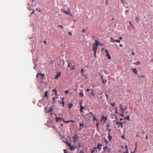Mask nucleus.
<instances>
[{
  "label": "nucleus",
  "instance_id": "39448f33",
  "mask_svg": "<svg viewBox=\"0 0 153 153\" xmlns=\"http://www.w3.org/2000/svg\"><path fill=\"white\" fill-rule=\"evenodd\" d=\"M97 48L98 46H97V45H93L92 50H93L94 52H97Z\"/></svg>",
  "mask_w": 153,
  "mask_h": 153
},
{
  "label": "nucleus",
  "instance_id": "0e129e2a",
  "mask_svg": "<svg viewBox=\"0 0 153 153\" xmlns=\"http://www.w3.org/2000/svg\"><path fill=\"white\" fill-rule=\"evenodd\" d=\"M97 147H94L93 149H96V151H97Z\"/></svg>",
  "mask_w": 153,
  "mask_h": 153
},
{
  "label": "nucleus",
  "instance_id": "2eb2a0df",
  "mask_svg": "<svg viewBox=\"0 0 153 153\" xmlns=\"http://www.w3.org/2000/svg\"><path fill=\"white\" fill-rule=\"evenodd\" d=\"M102 120H104L105 121L104 123L105 122V121L107 120V117H105L104 116H103L102 117Z\"/></svg>",
  "mask_w": 153,
  "mask_h": 153
},
{
  "label": "nucleus",
  "instance_id": "f704fd0d",
  "mask_svg": "<svg viewBox=\"0 0 153 153\" xmlns=\"http://www.w3.org/2000/svg\"><path fill=\"white\" fill-rule=\"evenodd\" d=\"M81 72L82 73V75L83 74V71H84V69L82 68L81 70Z\"/></svg>",
  "mask_w": 153,
  "mask_h": 153
},
{
  "label": "nucleus",
  "instance_id": "c9c22d12",
  "mask_svg": "<svg viewBox=\"0 0 153 153\" xmlns=\"http://www.w3.org/2000/svg\"><path fill=\"white\" fill-rule=\"evenodd\" d=\"M53 91L54 93H56L57 92V90L56 89H53Z\"/></svg>",
  "mask_w": 153,
  "mask_h": 153
},
{
  "label": "nucleus",
  "instance_id": "e2e57ef3",
  "mask_svg": "<svg viewBox=\"0 0 153 153\" xmlns=\"http://www.w3.org/2000/svg\"><path fill=\"white\" fill-rule=\"evenodd\" d=\"M86 90V91L88 92L90 90H90L88 88V89H87Z\"/></svg>",
  "mask_w": 153,
  "mask_h": 153
},
{
  "label": "nucleus",
  "instance_id": "e433bc0d",
  "mask_svg": "<svg viewBox=\"0 0 153 153\" xmlns=\"http://www.w3.org/2000/svg\"><path fill=\"white\" fill-rule=\"evenodd\" d=\"M63 122H64V123H69L70 122V120H67V121L63 120Z\"/></svg>",
  "mask_w": 153,
  "mask_h": 153
},
{
  "label": "nucleus",
  "instance_id": "09e8293b",
  "mask_svg": "<svg viewBox=\"0 0 153 153\" xmlns=\"http://www.w3.org/2000/svg\"><path fill=\"white\" fill-rule=\"evenodd\" d=\"M105 96L106 97H107V100H108V95L107 94H105Z\"/></svg>",
  "mask_w": 153,
  "mask_h": 153
},
{
  "label": "nucleus",
  "instance_id": "052dcab7",
  "mask_svg": "<svg viewBox=\"0 0 153 153\" xmlns=\"http://www.w3.org/2000/svg\"><path fill=\"white\" fill-rule=\"evenodd\" d=\"M90 114H91L93 116L94 115L92 112H90Z\"/></svg>",
  "mask_w": 153,
  "mask_h": 153
},
{
  "label": "nucleus",
  "instance_id": "37998d69",
  "mask_svg": "<svg viewBox=\"0 0 153 153\" xmlns=\"http://www.w3.org/2000/svg\"><path fill=\"white\" fill-rule=\"evenodd\" d=\"M105 140L106 143L107 144L108 143V141L106 139H105Z\"/></svg>",
  "mask_w": 153,
  "mask_h": 153
},
{
  "label": "nucleus",
  "instance_id": "bb28decb",
  "mask_svg": "<svg viewBox=\"0 0 153 153\" xmlns=\"http://www.w3.org/2000/svg\"><path fill=\"white\" fill-rule=\"evenodd\" d=\"M126 119L128 120H130V118L129 115H127L126 117Z\"/></svg>",
  "mask_w": 153,
  "mask_h": 153
},
{
  "label": "nucleus",
  "instance_id": "a878e982",
  "mask_svg": "<svg viewBox=\"0 0 153 153\" xmlns=\"http://www.w3.org/2000/svg\"><path fill=\"white\" fill-rule=\"evenodd\" d=\"M102 83L103 84H105L107 82V80L106 79L103 80H102Z\"/></svg>",
  "mask_w": 153,
  "mask_h": 153
},
{
  "label": "nucleus",
  "instance_id": "aec40b11",
  "mask_svg": "<svg viewBox=\"0 0 153 153\" xmlns=\"http://www.w3.org/2000/svg\"><path fill=\"white\" fill-rule=\"evenodd\" d=\"M73 107L72 104L70 103L68 105V108L70 109Z\"/></svg>",
  "mask_w": 153,
  "mask_h": 153
},
{
  "label": "nucleus",
  "instance_id": "20e7f679",
  "mask_svg": "<svg viewBox=\"0 0 153 153\" xmlns=\"http://www.w3.org/2000/svg\"><path fill=\"white\" fill-rule=\"evenodd\" d=\"M72 137L73 139V142L74 143H75L77 141V139H78V136L77 135H73Z\"/></svg>",
  "mask_w": 153,
  "mask_h": 153
},
{
  "label": "nucleus",
  "instance_id": "680f3d73",
  "mask_svg": "<svg viewBox=\"0 0 153 153\" xmlns=\"http://www.w3.org/2000/svg\"><path fill=\"white\" fill-rule=\"evenodd\" d=\"M129 24H130L131 26L132 25V24H131V22L130 21H129Z\"/></svg>",
  "mask_w": 153,
  "mask_h": 153
},
{
  "label": "nucleus",
  "instance_id": "cd10ccee",
  "mask_svg": "<svg viewBox=\"0 0 153 153\" xmlns=\"http://www.w3.org/2000/svg\"><path fill=\"white\" fill-rule=\"evenodd\" d=\"M79 94L80 95H81V98H82L83 97V93H82V92H80L79 93Z\"/></svg>",
  "mask_w": 153,
  "mask_h": 153
},
{
  "label": "nucleus",
  "instance_id": "6ab92c4d",
  "mask_svg": "<svg viewBox=\"0 0 153 153\" xmlns=\"http://www.w3.org/2000/svg\"><path fill=\"white\" fill-rule=\"evenodd\" d=\"M93 121H94V120H96L97 122H98V120H97V119L95 117L94 115L93 116Z\"/></svg>",
  "mask_w": 153,
  "mask_h": 153
},
{
  "label": "nucleus",
  "instance_id": "ddd939ff",
  "mask_svg": "<svg viewBox=\"0 0 153 153\" xmlns=\"http://www.w3.org/2000/svg\"><path fill=\"white\" fill-rule=\"evenodd\" d=\"M48 94V91H46L44 94V98H45L46 97H47V99L48 98V97H47Z\"/></svg>",
  "mask_w": 153,
  "mask_h": 153
},
{
  "label": "nucleus",
  "instance_id": "774afa93",
  "mask_svg": "<svg viewBox=\"0 0 153 153\" xmlns=\"http://www.w3.org/2000/svg\"><path fill=\"white\" fill-rule=\"evenodd\" d=\"M94 150H92L91 152V153H93L94 152Z\"/></svg>",
  "mask_w": 153,
  "mask_h": 153
},
{
  "label": "nucleus",
  "instance_id": "de8ad7c7",
  "mask_svg": "<svg viewBox=\"0 0 153 153\" xmlns=\"http://www.w3.org/2000/svg\"><path fill=\"white\" fill-rule=\"evenodd\" d=\"M140 63V62L139 61L137 62V63H135L137 65H139V64Z\"/></svg>",
  "mask_w": 153,
  "mask_h": 153
},
{
  "label": "nucleus",
  "instance_id": "338daca9",
  "mask_svg": "<svg viewBox=\"0 0 153 153\" xmlns=\"http://www.w3.org/2000/svg\"><path fill=\"white\" fill-rule=\"evenodd\" d=\"M101 79H102V80H104L103 79V76H101Z\"/></svg>",
  "mask_w": 153,
  "mask_h": 153
},
{
  "label": "nucleus",
  "instance_id": "7c9ffc66",
  "mask_svg": "<svg viewBox=\"0 0 153 153\" xmlns=\"http://www.w3.org/2000/svg\"><path fill=\"white\" fill-rule=\"evenodd\" d=\"M58 27H59V28H61V29H62L63 28V26L62 25H58Z\"/></svg>",
  "mask_w": 153,
  "mask_h": 153
},
{
  "label": "nucleus",
  "instance_id": "bf43d9fd",
  "mask_svg": "<svg viewBox=\"0 0 153 153\" xmlns=\"http://www.w3.org/2000/svg\"><path fill=\"white\" fill-rule=\"evenodd\" d=\"M97 52H94V56L95 58L96 57V53Z\"/></svg>",
  "mask_w": 153,
  "mask_h": 153
},
{
  "label": "nucleus",
  "instance_id": "4d7b16f0",
  "mask_svg": "<svg viewBox=\"0 0 153 153\" xmlns=\"http://www.w3.org/2000/svg\"><path fill=\"white\" fill-rule=\"evenodd\" d=\"M70 122H72V123H74V122H75L74 121V120H70Z\"/></svg>",
  "mask_w": 153,
  "mask_h": 153
},
{
  "label": "nucleus",
  "instance_id": "5701e85b",
  "mask_svg": "<svg viewBox=\"0 0 153 153\" xmlns=\"http://www.w3.org/2000/svg\"><path fill=\"white\" fill-rule=\"evenodd\" d=\"M135 20L137 22L139 23V17L138 16H137Z\"/></svg>",
  "mask_w": 153,
  "mask_h": 153
},
{
  "label": "nucleus",
  "instance_id": "dca6fc26",
  "mask_svg": "<svg viewBox=\"0 0 153 153\" xmlns=\"http://www.w3.org/2000/svg\"><path fill=\"white\" fill-rule=\"evenodd\" d=\"M108 149V147L107 146H106L104 147L103 148V152H105V151Z\"/></svg>",
  "mask_w": 153,
  "mask_h": 153
},
{
  "label": "nucleus",
  "instance_id": "f257e3e1",
  "mask_svg": "<svg viewBox=\"0 0 153 153\" xmlns=\"http://www.w3.org/2000/svg\"><path fill=\"white\" fill-rule=\"evenodd\" d=\"M114 122L116 124H114V125H116L118 128H120V126L121 128H123V122H119V121H117L116 120H114Z\"/></svg>",
  "mask_w": 153,
  "mask_h": 153
},
{
  "label": "nucleus",
  "instance_id": "0eeeda50",
  "mask_svg": "<svg viewBox=\"0 0 153 153\" xmlns=\"http://www.w3.org/2000/svg\"><path fill=\"white\" fill-rule=\"evenodd\" d=\"M102 145L101 144H99L97 145V148L100 151H101V148L102 147Z\"/></svg>",
  "mask_w": 153,
  "mask_h": 153
},
{
  "label": "nucleus",
  "instance_id": "a19ab883",
  "mask_svg": "<svg viewBox=\"0 0 153 153\" xmlns=\"http://www.w3.org/2000/svg\"><path fill=\"white\" fill-rule=\"evenodd\" d=\"M68 92H69V91H68V89H67L66 91H65V93L67 94L68 93Z\"/></svg>",
  "mask_w": 153,
  "mask_h": 153
},
{
  "label": "nucleus",
  "instance_id": "49530a36",
  "mask_svg": "<svg viewBox=\"0 0 153 153\" xmlns=\"http://www.w3.org/2000/svg\"><path fill=\"white\" fill-rule=\"evenodd\" d=\"M60 134V136L62 137V138H61V139H64V138H65V137L64 136H62L60 134Z\"/></svg>",
  "mask_w": 153,
  "mask_h": 153
},
{
  "label": "nucleus",
  "instance_id": "a211bd4d",
  "mask_svg": "<svg viewBox=\"0 0 153 153\" xmlns=\"http://www.w3.org/2000/svg\"><path fill=\"white\" fill-rule=\"evenodd\" d=\"M61 103H62V106L63 107H64V104H65V102H64V98H63L62 99Z\"/></svg>",
  "mask_w": 153,
  "mask_h": 153
},
{
  "label": "nucleus",
  "instance_id": "3c124183",
  "mask_svg": "<svg viewBox=\"0 0 153 153\" xmlns=\"http://www.w3.org/2000/svg\"><path fill=\"white\" fill-rule=\"evenodd\" d=\"M85 30L84 29H83L82 30V32L83 33H84L85 32Z\"/></svg>",
  "mask_w": 153,
  "mask_h": 153
},
{
  "label": "nucleus",
  "instance_id": "6e6d98bb",
  "mask_svg": "<svg viewBox=\"0 0 153 153\" xmlns=\"http://www.w3.org/2000/svg\"><path fill=\"white\" fill-rule=\"evenodd\" d=\"M68 66L69 67H70V63L69 62H68Z\"/></svg>",
  "mask_w": 153,
  "mask_h": 153
},
{
  "label": "nucleus",
  "instance_id": "72a5a7b5",
  "mask_svg": "<svg viewBox=\"0 0 153 153\" xmlns=\"http://www.w3.org/2000/svg\"><path fill=\"white\" fill-rule=\"evenodd\" d=\"M91 94H92V95L93 96H94V94L93 93V89H91Z\"/></svg>",
  "mask_w": 153,
  "mask_h": 153
},
{
  "label": "nucleus",
  "instance_id": "69168bd1",
  "mask_svg": "<svg viewBox=\"0 0 153 153\" xmlns=\"http://www.w3.org/2000/svg\"><path fill=\"white\" fill-rule=\"evenodd\" d=\"M122 39V37L121 36H120V37H119V40H120H120Z\"/></svg>",
  "mask_w": 153,
  "mask_h": 153
},
{
  "label": "nucleus",
  "instance_id": "79ce46f5",
  "mask_svg": "<svg viewBox=\"0 0 153 153\" xmlns=\"http://www.w3.org/2000/svg\"><path fill=\"white\" fill-rule=\"evenodd\" d=\"M36 11H38L39 12H40V13L41 12V11H40V10H39V9H38V8H36Z\"/></svg>",
  "mask_w": 153,
  "mask_h": 153
},
{
  "label": "nucleus",
  "instance_id": "8fccbe9b",
  "mask_svg": "<svg viewBox=\"0 0 153 153\" xmlns=\"http://www.w3.org/2000/svg\"><path fill=\"white\" fill-rule=\"evenodd\" d=\"M68 34L70 36H72V34L71 32H69L68 33Z\"/></svg>",
  "mask_w": 153,
  "mask_h": 153
},
{
  "label": "nucleus",
  "instance_id": "423d86ee",
  "mask_svg": "<svg viewBox=\"0 0 153 153\" xmlns=\"http://www.w3.org/2000/svg\"><path fill=\"white\" fill-rule=\"evenodd\" d=\"M61 12L62 13H63L65 14H69L71 16V14L70 13H69L68 12V11H65V10H64V9H61Z\"/></svg>",
  "mask_w": 153,
  "mask_h": 153
},
{
  "label": "nucleus",
  "instance_id": "4c0bfd02",
  "mask_svg": "<svg viewBox=\"0 0 153 153\" xmlns=\"http://www.w3.org/2000/svg\"><path fill=\"white\" fill-rule=\"evenodd\" d=\"M67 145L68 146H69V147L71 146L70 144L69 143L68 141H67Z\"/></svg>",
  "mask_w": 153,
  "mask_h": 153
},
{
  "label": "nucleus",
  "instance_id": "4be33fe9",
  "mask_svg": "<svg viewBox=\"0 0 153 153\" xmlns=\"http://www.w3.org/2000/svg\"><path fill=\"white\" fill-rule=\"evenodd\" d=\"M99 42L98 41H96L95 42V44L94 45H97V46H98V45H100V44H99Z\"/></svg>",
  "mask_w": 153,
  "mask_h": 153
},
{
  "label": "nucleus",
  "instance_id": "7ed1b4c3",
  "mask_svg": "<svg viewBox=\"0 0 153 153\" xmlns=\"http://www.w3.org/2000/svg\"><path fill=\"white\" fill-rule=\"evenodd\" d=\"M119 107L122 113H124L125 110L128 109L127 106H123L121 104L120 105Z\"/></svg>",
  "mask_w": 153,
  "mask_h": 153
},
{
  "label": "nucleus",
  "instance_id": "b1692460",
  "mask_svg": "<svg viewBox=\"0 0 153 153\" xmlns=\"http://www.w3.org/2000/svg\"><path fill=\"white\" fill-rule=\"evenodd\" d=\"M58 97H54L53 98V102H54L56 101L55 100V99H56L58 98Z\"/></svg>",
  "mask_w": 153,
  "mask_h": 153
},
{
  "label": "nucleus",
  "instance_id": "13d9d810",
  "mask_svg": "<svg viewBox=\"0 0 153 153\" xmlns=\"http://www.w3.org/2000/svg\"><path fill=\"white\" fill-rule=\"evenodd\" d=\"M79 153H84V151L83 150H81L80 152Z\"/></svg>",
  "mask_w": 153,
  "mask_h": 153
},
{
  "label": "nucleus",
  "instance_id": "6e6552de",
  "mask_svg": "<svg viewBox=\"0 0 153 153\" xmlns=\"http://www.w3.org/2000/svg\"><path fill=\"white\" fill-rule=\"evenodd\" d=\"M131 69L132 70L133 72H134L135 74H137V70L136 68H131Z\"/></svg>",
  "mask_w": 153,
  "mask_h": 153
},
{
  "label": "nucleus",
  "instance_id": "393cba45",
  "mask_svg": "<svg viewBox=\"0 0 153 153\" xmlns=\"http://www.w3.org/2000/svg\"><path fill=\"white\" fill-rule=\"evenodd\" d=\"M35 13V11L34 10H33L32 12L31 13H30V16H29L30 17L31 16L34 14Z\"/></svg>",
  "mask_w": 153,
  "mask_h": 153
},
{
  "label": "nucleus",
  "instance_id": "9d476101",
  "mask_svg": "<svg viewBox=\"0 0 153 153\" xmlns=\"http://www.w3.org/2000/svg\"><path fill=\"white\" fill-rule=\"evenodd\" d=\"M108 138L109 141H111L112 140V136L110 135V133H108Z\"/></svg>",
  "mask_w": 153,
  "mask_h": 153
},
{
  "label": "nucleus",
  "instance_id": "473e14b6",
  "mask_svg": "<svg viewBox=\"0 0 153 153\" xmlns=\"http://www.w3.org/2000/svg\"><path fill=\"white\" fill-rule=\"evenodd\" d=\"M84 123H80L79 126L80 127H82V126H84Z\"/></svg>",
  "mask_w": 153,
  "mask_h": 153
},
{
  "label": "nucleus",
  "instance_id": "5fc2aeb1",
  "mask_svg": "<svg viewBox=\"0 0 153 153\" xmlns=\"http://www.w3.org/2000/svg\"><path fill=\"white\" fill-rule=\"evenodd\" d=\"M64 153H68L67 152H66V149L64 150Z\"/></svg>",
  "mask_w": 153,
  "mask_h": 153
},
{
  "label": "nucleus",
  "instance_id": "603ef678",
  "mask_svg": "<svg viewBox=\"0 0 153 153\" xmlns=\"http://www.w3.org/2000/svg\"><path fill=\"white\" fill-rule=\"evenodd\" d=\"M131 54L132 55H135V53L133 52H132V53H131Z\"/></svg>",
  "mask_w": 153,
  "mask_h": 153
},
{
  "label": "nucleus",
  "instance_id": "a18cd8bd",
  "mask_svg": "<svg viewBox=\"0 0 153 153\" xmlns=\"http://www.w3.org/2000/svg\"><path fill=\"white\" fill-rule=\"evenodd\" d=\"M105 52H106V54L109 53L108 52V50L107 49H105Z\"/></svg>",
  "mask_w": 153,
  "mask_h": 153
},
{
  "label": "nucleus",
  "instance_id": "c756f323",
  "mask_svg": "<svg viewBox=\"0 0 153 153\" xmlns=\"http://www.w3.org/2000/svg\"><path fill=\"white\" fill-rule=\"evenodd\" d=\"M96 127H97V129H98V128H99L98 126L99 125V121H98V122H97V123H96Z\"/></svg>",
  "mask_w": 153,
  "mask_h": 153
},
{
  "label": "nucleus",
  "instance_id": "f8f14e48",
  "mask_svg": "<svg viewBox=\"0 0 153 153\" xmlns=\"http://www.w3.org/2000/svg\"><path fill=\"white\" fill-rule=\"evenodd\" d=\"M84 108V107L82 106V105H81L80 109V111L81 113L82 112L83 109Z\"/></svg>",
  "mask_w": 153,
  "mask_h": 153
},
{
  "label": "nucleus",
  "instance_id": "58836bf2",
  "mask_svg": "<svg viewBox=\"0 0 153 153\" xmlns=\"http://www.w3.org/2000/svg\"><path fill=\"white\" fill-rule=\"evenodd\" d=\"M107 130L108 131V132H109L108 133H110V132L111 131V130L109 128H107V129H105V131H106Z\"/></svg>",
  "mask_w": 153,
  "mask_h": 153
},
{
  "label": "nucleus",
  "instance_id": "c03bdc74",
  "mask_svg": "<svg viewBox=\"0 0 153 153\" xmlns=\"http://www.w3.org/2000/svg\"><path fill=\"white\" fill-rule=\"evenodd\" d=\"M111 105L112 106H113V107H114V105H115V103H114V102H113V103H112V104L111 103Z\"/></svg>",
  "mask_w": 153,
  "mask_h": 153
},
{
  "label": "nucleus",
  "instance_id": "2f4dec72",
  "mask_svg": "<svg viewBox=\"0 0 153 153\" xmlns=\"http://www.w3.org/2000/svg\"><path fill=\"white\" fill-rule=\"evenodd\" d=\"M106 129H107V128H109V127H110V125H109V124H107L106 125Z\"/></svg>",
  "mask_w": 153,
  "mask_h": 153
},
{
  "label": "nucleus",
  "instance_id": "ea45409f",
  "mask_svg": "<svg viewBox=\"0 0 153 153\" xmlns=\"http://www.w3.org/2000/svg\"><path fill=\"white\" fill-rule=\"evenodd\" d=\"M115 42H117L118 43H120V40H115Z\"/></svg>",
  "mask_w": 153,
  "mask_h": 153
},
{
  "label": "nucleus",
  "instance_id": "c85d7f7f",
  "mask_svg": "<svg viewBox=\"0 0 153 153\" xmlns=\"http://www.w3.org/2000/svg\"><path fill=\"white\" fill-rule=\"evenodd\" d=\"M53 111L52 107H51L48 111V112H52Z\"/></svg>",
  "mask_w": 153,
  "mask_h": 153
},
{
  "label": "nucleus",
  "instance_id": "1a4fd4ad",
  "mask_svg": "<svg viewBox=\"0 0 153 153\" xmlns=\"http://www.w3.org/2000/svg\"><path fill=\"white\" fill-rule=\"evenodd\" d=\"M61 76L60 73H58L55 77V79H57L60 76Z\"/></svg>",
  "mask_w": 153,
  "mask_h": 153
},
{
  "label": "nucleus",
  "instance_id": "f3484780",
  "mask_svg": "<svg viewBox=\"0 0 153 153\" xmlns=\"http://www.w3.org/2000/svg\"><path fill=\"white\" fill-rule=\"evenodd\" d=\"M106 56H107V58L108 59H111V57L110 56V55L109 54V53L106 54Z\"/></svg>",
  "mask_w": 153,
  "mask_h": 153
},
{
  "label": "nucleus",
  "instance_id": "412c9836",
  "mask_svg": "<svg viewBox=\"0 0 153 153\" xmlns=\"http://www.w3.org/2000/svg\"><path fill=\"white\" fill-rule=\"evenodd\" d=\"M110 42H115V40H114L112 37H110Z\"/></svg>",
  "mask_w": 153,
  "mask_h": 153
},
{
  "label": "nucleus",
  "instance_id": "f03ea898",
  "mask_svg": "<svg viewBox=\"0 0 153 153\" xmlns=\"http://www.w3.org/2000/svg\"><path fill=\"white\" fill-rule=\"evenodd\" d=\"M36 76L37 78L40 79L42 80L45 76V74H44L38 73Z\"/></svg>",
  "mask_w": 153,
  "mask_h": 153
},
{
  "label": "nucleus",
  "instance_id": "864d4df0",
  "mask_svg": "<svg viewBox=\"0 0 153 153\" xmlns=\"http://www.w3.org/2000/svg\"><path fill=\"white\" fill-rule=\"evenodd\" d=\"M123 113H122V114H120V115L121 116H122L123 117H124V114H123Z\"/></svg>",
  "mask_w": 153,
  "mask_h": 153
},
{
  "label": "nucleus",
  "instance_id": "9b49d317",
  "mask_svg": "<svg viewBox=\"0 0 153 153\" xmlns=\"http://www.w3.org/2000/svg\"><path fill=\"white\" fill-rule=\"evenodd\" d=\"M62 119L60 117H56V121L57 122L58 121H60Z\"/></svg>",
  "mask_w": 153,
  "mask_h": 153
},
{
  "label": "nucleus",
  "instance_id": "4468645a",
  "mask_svg": "<svg viewBox=\"0 0 153 153\" xmlns=\"http://www.w3.org/2000/svg\"><path fill=\"white\" fill-rule=\"evenodd\" d=\"M70 149L71 151H74V149H75V147L74 146H71L70 147Z\"/></svg>",
  "mask_w": 153,
  "mask_h": 153
}]
</instances>
